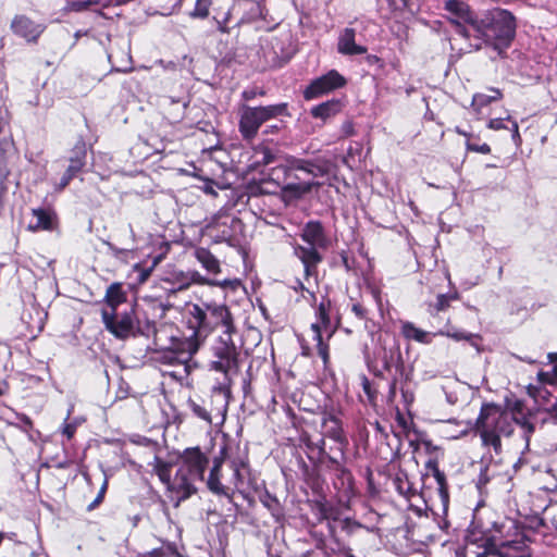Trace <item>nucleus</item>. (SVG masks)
<instances>
[{
	"instance_id": "1",
	"label": "nucleus",
	"mask_w": 557,
	"mask_h": 557,
	"mask_svg": "<svg viewBox=\"0 0 557 557\" xmlns=\"http://www.w3.org/2000/svg\"><path fill=\"white\" fill-rule=\"evenodd\" d=\"M208 465L209 458L198 447L183 451L172 484L176 496L175 506L197 492L196 483L203 481Z\"/></svg>"
},
{
	"instance_id": "2",
	"label": "nucleus",
	"mask_w": 557,
	"mask_h": 557,
	"mask_svg": "<svg viewBox=\"0 0 557 557\" xmlns=\"http://www.w3.org/2000/svg\"><path fill=\"white\" fill-rule=\"evenodd\" d=\"M516 28L515 15L508 10L496 8L482 15L475 23L474 30L486 44L500 52L510 46Z\"/></svg>"
},
{
	"instance_id": "3",
	"label": "nucleus",
	"mask_w": 557,
	"mask_h": 557,
	"mask_svg": "<svg viewBox=\"0 0 557 557\" xmlns=\"http://www.w3.org/2000/svg\"><path fill=\"white\" fill-rule=\"evenodd\" d=\"M484 445L492 446L496 453L502 449V437H509L515 428L512 417L495 405H485L476 422Z\"/></svg>"
},
{
	"instance_id": "4",
	"label": "nucleus",
	"mask_w": 557,
	"mask_h": 557,
	"mask_svg": "<svg viewBox=\"0 0 557 557\" xmlns=\"http://www.w3.org/2000/svg\"><path fill=\"white\" fill-rule=\"evenodd\" d=\"M198 348L199 342L194 336L180 338L172 335L171 343L162 351L160 360L171 366H182V372H176L175 375L183 379L197 367L193 356L197 352Z\"/></svg>"
},
{
	"instance_id": "5",
	"label": "nucleus",
	"mask_w": 557,
	"mask_h": 557,
	"mask_svg": "<svg viewBox=\"0 0 557 557\" xmlns=\"http://www.w3.org/2000/svg\"><path fill=\"white\" fill-rule=\"evenodd\" d=\"M286 103L265 107H244L240 112L239 132L245 139H252L267 121L285 114Z\"/></svg>"
},
{
	"instance_id": "6",
	"label": "nucleus",
	"mask_w": 557,
	"mask_h": 557,
	"mask_svg": "<svg viewBox=\"0 0 557 557\" xmlns=\"http://www.w3.org/2000/svg\"><path fill=\"white\" fill-rule=\"evenodd\" d=\"M346 85V79L337 71L331 70L314 79L305 90V98L311 100Z\"/></svg>"
},
{
	"instance_id": "7",
	"label": "nucleus",
	"mask_w": 557,
	"mask_h": 557,
	"mask_svg": "<svg viewBox=\"0 0 557 557\" xmlns=\"http://www.w3.org/2000/svg\"><path fill=\"white\" fill-rule=\"evenodd\" d=\"M329 302L322 301L318 308V318L319 321L311 325V331L313 333V341L317 342L318 354L322 358L323 362L326 363L329 361V347L323 342V333L327 334V337H331L332 330H330V317H329Z\"/></svg>"
},
{
	"instance_id": "8",
	"label": "nucleus",
	"mask_w": 557,
	"mask_h": 557,
	"mask_svg": "<svg viewBox=\"0 0 557 557\" xmlns=\"http://www.w3.org/2000/svg\"><path fill=\"white\" fill-rule=\"evenodd\" d=\"M103 323L113 335L117 338H126L133 334L134 319L132 312L117 314L116 311L102 310Z\"/></svg>"
},
{
	"instance_id": "9",
	"label": "nucleus",
	"mask_w": 557,
	"mask_h": 557,
	"mask_svg": "<svg viewBox=\"0 0 557 557\" xmlns=\"http://www.w3.org/2000/svg\"><path fill=\"white\" fill-rule=\"evenodd\" d=\"M445 10L449 13V20L458 25L462 23L470 24L473 29L478 18L474 17L469 4L465 0H447Z\"/></svg>"
},
{
	"instance_id": "10",
	"label": "nucleus",
	"mask_w": 557,
	"mask_h": 557,
	"mask_svg": "<svg viewBox=\"0 0 557 557\" xmlns=\"http://www.w3.org/2000/svg\"><path fill=\"white\" fill-rule=\"evenodd\" d=\"M206 307L208 320L211 322V330L221 325L226 334H231L234 331L233 318L225 305L206 302Z\"/></svg>"
},
{
	"instance_id": "11",
	"label": "nucleus",
	"mask_w": 557,
	"mask_h": 557,
	"mask_svg": "<svg viewBox=\"0 0 557 557\" xmlns=\"http://www.w3.org/2000/svg\"><path fill=\"white\" fill-rule=\"evenodd\" d=\"M11 29L27 41H34L41 35L44 27L25 15H17L11 23Z\"/></svg>"
},
{
	"instance_id": "12",
	"label": "nucleus",
	"mask_w": 557,
	"mask_h": 557,
	"mask_svg": "<svg viewBox=\"0 0 557 557\" xmlns=\"http://www.w3.org/2000/svg\"><path fill=\"white\" fill-rule=\"evenodd\" d=\"M536 379L540 385L529 384L527 386V393L530 397L537 401L540 398H544L548 394V392L544 389L542 385H557V363L550 371H539Z\"/></svg>"
},
{
	"instance_id": "13",
	"label": "nucleus",
	"mask_w": 557,
	"mask_h": 557,
	"mask_svg": "<svg viewBox=\"0 0 557 557\" xmlns=\"http://www.w3.org/2000/svg\"><path fill=\"white\" fill-rule=\"evenodd\" d=\"M218 360L212 362V368L216 371L230 374L237 370V354L234 346H225L216 354Z\"/></svg>"
},
{
	"instance_id": "14",
	"label": "nucleus",
	"mask_w": 557,
	"mask_h": 557,
	"mask_svg": "<svg viewBox=\"0 0 557 557\" xmlns=\"http://www.w3.org/2000/svg\"><path fill=\"white\" fill-rule=\"evenodd\" d=\"M55 214L49 209H33L32 220L28 223L27 228L33 232L37 231H51L54 227Z\"/></svg>"
},
{
	"instance_id": "15",
	"label": "nucleus",
	"mask_w": 557,
	"mask_h": 557,
	"mask_svg": "<svg viewBox=\"0 0 557 557\" xmlns=\"http://www.w3.org/2000/svg\"><path fill=\"white\" fill-rule=\"evenodd\" d=\"M301 238L308 245L318 246L319 248H326L329 244L323 226L317 221H310L305 225Z\"/></svg>"
},
{
	"instance_id": "16",
	"label": "nucleus",
	"mask_w": 557,
	"mask_h": 557,
	"mask_svg": "<svg viewBox=\"0 0 557 557\" xmlns=\"http://www.w3.org/2000/svg\"><path fill=\"white\" fill-rule=\"evenodd\" d=\"M355 30L352 28H345L338 38L337 49L342 54H363L367 48L359 46L355 42Z\"/></svg>"
},
{
	"instance_id": "17",
	"label": "nucleus",
	"mask_w": 557,
	"mask_h": 557,
	"mask_svg": "<svg viewBox=\"0 0 557 557\" xmlns=\"http://www.w3.org/2000/svg\"><path fill=\"white\" fill-rule=\"evenodd\" d=\"M318 183L313 181H301L298 183L290 182L287 183L282 188V197L285 201H294L296 199L301 198L306 194L310 193L313 186H317Z\"/></svg>"
},
{
	"instance_id": "18",
	"label": "nucleus",
	"mask_w": 557,
	"mask_h": 557,
	"mask_svg": "<svg viewBox=\"0 0 557 557\" xmlns=\"http://www.w3.org/2000/svg\"><path fill=\"white\" fill-rule=\"evenodd\" d=\"M190 315L195 320L194 332L190 336L197 339L198 334L201 331L210 332L211 331V322L208 320V311L206 307V302L200 305H193L190 309Z\"/></svg>"
},
{
	"instance_id": "19",
	"label": "nucleus",
	"mask_w": 557,
	"mask_h": 557,
	"mask_svg": "<svg viewBox=\"0 0 557 557\" xmlns=\"http://www.w3.org/2000/svg\"><path fill=\"white\" fill-rule=\"evenodd\" d=\"M503 94L497 88H490L488 94L478 92L473 96L471 108L476 115H481L483 108L488 106L492 101L502 99Z\"/></svg>"
},
{
	"instance_id": "20",
	"label": "nucleus",
	"mask_w": 557,
	"mask_h": 557,
	"mask_svg": "<svg viewBox=\"0 0 557 557\" xmlns=\"http://www.w3.org/2000/svg\"><path fill=\"white\" fill-rule=\"evenodd\" d=\"M318 249L319 247L313 245H309V247L297 246L295 248V255L304 263L307 273L322 260Z\"/></svg>"
},
{
	"instance_id": "21",
	"label": "nucleus",
	"mask_w": 557,
	"mask_h": 557,
	"mask_svg": "<svg viewBox=\"0 0 557 557\" xmlns=\"http://www.w3.org/2000/svg\"><path fill=\"white\" fill-rule=\"evenodd\" d=\"M183 286H190L191 284H198V285H211V286H220V287H227L232 284V281L230 280H223V281H216V280H209L202 276L198 271H187L186 276L184 278Z\"/></svg>"
},
{
	"instance_id": "22",
	"label": "nucleus",
	"mask_w": 557,
	"mask_h": 557,
	"mask_svg": "<svg viewBox=\"0 0 557 557\" xmlns=\"http://www.w3.org/2000/svg\"><path fill=\"white\" fill-rule=\"evenodd\" d=\"M126 299L122 285L119 283L111 284L106 294V302L109 311H116V308Z\"/></svg>"
},
{
	"instance_id": "23",
	"label": "nucleus",
	"mask_w": 557,
	"mask_h": 557,
	"mask_svg": "<svg viewBox=\"0 0 557 557\" xmlns=\"http://www.w3.org/2000/svg\"><path fill=\"white\" fill-rule=\"evenodd\" d=\"M195 257L208 272L218 274L221 271L219 260L208 249L197 248Z\"/></svg>"
},
{
	"instance_id": "24",
	"label": "nucleus",
	"mask_w": 557,
	"mask_h": 557,
	"mask_svg": "<svg viewBox=\"0 0 557 557\" xmlns=\"http://www.w3.org/2000/svg\"><path fill=\"white\" fill-rule=\"evenodd\" d=\"M152 467L160 481L166 485L168 491L175 494V490L172 487L173 481H171V465L159 457H154Z\"/></svg>"
},
{
	"instance_id": "25",
	"label": "nucleus",
	"mask_w": 557,
	"mask_h": 557,
	"mask_svg": "<svg viewBox=\"0 0 557 557\" xmlns=\"http://www.w3.org/2000/svg\"><path fill=\"white\" fill-rule=\"evenodd\" d=\"M341 111V102L338 100H331L315 106L311 109L312 116L321 120H326L334 116Z\"/></svg>"
},
{
	"instance_id": "26",
	"label": "nucleus",
	"mask_w": 557,
	"mask_h": 557,
	"mask_svg": "<svg viewBox=\"0 0 557 557\" xmlns=\"http://www.w3.org/2000/svg\"><path fill=\"white\" fill-rule=\"evenodd\" d=\"M401 333L408 339H413L418 343L428 344L430 343L429 333L417 327L411 322H404L401 325Z\"/></svg>"
},
{
	"instance_id": "27",
	"label": "nucleus",
	"mask_w": 557,
	"mask_h": 557,
	"mask_svg": "<svg viewBox=\"0 0 557 557\" xmlns=\"http://www.w3.org/2000/svg\"><path fill=\"white\" fill-rule=\"evenodd\" d=\"M84 166V159L83 158H73L71 159L70 165L66 169L64 175L62 176L59 189H63L67 186L70 181L83 169Z\"/></svg>"
},
{
	"instance_id": "28",
	"label": "nucleus",
	"mask_w": 557,
	"mask_h": 557,
	"mask_svg": "<svg viewBox=\"0 0 557 557\" xmlns=\"http://www.w3.org/2000/svg\"><path fill=\"white\" fill-rule=\"evenodd\" d=\"M208 488L216 495L227 496L226 487L221 483V471L216 470V467H212L210 470L209 478L207 480Z\"/></svg>"
},
{
	"instance_id": "29",
	"label": "nucleus",
	"mask_w": 557,
	"mask_h": 557,
	"mask_svg": "<svg viewBox=\"0 0 557 557\" xmlns=\"http://www.w3.org/2000/svg\"><path fill=\"white\" fill-rule=\"evenodd\" d=\"M11 150V144L8 140L0 141V185L10 174L8 165V152Z\"/></svg>"
},
{
	"instance_id": "30",
	"label": "nucleus",
	"mask_w": 557,
	"mask_h": 557,
	"mask_svg": "<svg viewBox=\"0 0 557 557\" xmlns=\"http://www.w3.org/2000/svg\"><path fill=\"white\" fill-rule=\"evenodd\" d=\"M440 335L447 336L455 341H468L478 351L480 350L478 339L480 338L476 334L467 333L465 331H441Z\"/></svg>"
},
{
	"instance_id": "31",
	"label": "nucleus",
	"mask_w": 557,
	"mask_h": 557,
	"mask_svg": "<svg viewBox=\"0 0 557 557\" xmlns=\"http://www.w3.org/2000/svg\"><path fill=\"white\" fill-rule=\"evenodd\" d=\"M323 426L325 428L326 434L331 438H333L335 441H341L342 440L341 423H339V421L335 417H333V416L324 417V419H323Z\"/></svg>"
},
{
	"instance_id": "32",
	"label": "nucleus",
	"mask_w": 557,
	"mask_h": 557,
	"mask_svg": "<svg viewBox=\"0 0 557 557\" xmlns=\"http://www.w3.org/2000/svg\"><path fill=\"white\" fill-rule=\"evenodd\" d=\"M290 170H299L309 175H312L313 177H318L323 174V171L320 166L305 160H293L290 163Z\"/></svg>"
},
{
	"instance_id": "33",
	"label": "nucleus",
	"mask_w": 557,
	"mask_h": 557,
	"mask_svg": "<svg viewBox=\"0 0 557 557\" xmlns=\"http://www.w3.org/2000/svg\"><path fill=\"white\" fill-rule=\"evenodd\" d=\"M212 5V0H196L195 8L190 12V17L193 18H206L209 15L210 7Z\"/></svg>"
},
{
	"instance_id": "34",
	"label": "nucleus",
	"mask_w": 557,
	"mask_h": 557,
	"mask_svg": "<svg viewBox=\"0 0 557 557\" xmlns=\"http://www.w3.org/2000/svg\"><path fill=\"white\" fill-rule=\"evenodd\" d=\"M70 414L71 411L67 412L66 421L62 426V434L65 435L69 440H71L74 436L78 425L82 423V420L78 418H75L74 420L67 422Z\"/></svg>"
},
{
	"instance_id": "35",
	"label": "nucleus",
	"mask_w": 557,
	"mask_h": 557,
	"mask_svg": "<svg viewBox=\"0 0 557 557\" xmlns=\"http://www.w3.org/2000/svg\"><path fill=\"white\" fill-rule=\"evenodd\" d=\"M246 463L244 461L240 462H232V469L234 471V485L237 490H240V487L244 484V476L242 468H245Z\"/></svg>"
},
{
	"instance_id": "36",
	"label": "nucleus",
	"mask_w": 557,
	"mask_h": 557,
	"mask_svg": "<svg viewBox=\"0 0 557 557\" xmlns=\"http://www.w3.org/2000/svg\"><path fill=\"white\" fill-rule=\"evenodd\" d=\"M255 154H256V157L260 156V158H258L256 160L257 164L267 165V164L273 162V160H274L272 152L268 148H264V147L256 149Z\"/></svg>"
},
{
	"instance_id": "37",
	"label": "nucleus",
	"mask_w": 557,
	"mask_h": 557,
	"mask_svg": "<svg viewBox=\"0 0 557 557\" xmlns=\"http://www.w3.org/2000/svg\"><path fill=\"white\" fill-rule=\"evenodd\" d=\"M455 299H457V294H450V295L441 294L437 296L435 309L437 311H444L449 307L450 301L455 300Z\"/></svg>"
},
{
	"instance_id": "38",
	"label": "nucleus",
	"mask_w": 557,
	"mask_h": 557,
	"mask_svg": "<svg viewBox=\"0 0 557 557\" xmlns=\"http://www.w3.org/2000/svg\"><path fill=\"white\" fill-rule=\"evenodd\" d=\"M428 467L433 470V475L440 486V490L443 491L445 488V475L444 473L437 468L435 461H429Z\"/></svg>"
},
{
	"instance_id": "39",
	"label": "nucleus",
	"mask_w": 557,
	"mask_h": 557,
	"mask_svg": "<svg viewBox=\"0 0 557 557\" xmlns=\"http://www.w3.org/2000/svg\"><path fill=\"white\" fill-rule=\"evenodd\" d=\"M186 272L183 271H175L171 274V277L166 278L168 281H171L174 285H176L178 290H183L188 288L189 286H183V282L185 281Z\"/></svg>"
},
{
	"instance_id": "40",
	"label": "nucleus",
	"mask_w": 557,
	"mask_h": 557,
	"mask_svg": "<svg viewBox=\"0 0 557 557\" xmlns=\"http://www.w3.org/2000/svg\"><path fill=\"white\" fill-rule=\"evenodd\" d=\"M520 429H521V432H522V436L524 438V442H525V449L529 448V442H530V436L531 434L534 432V425L524 420L520 423Z\"/></svg>"
},
{
	"instance_id": "41",
	"label": "nucleus",
	"mask_w": 557,
	"mask_h": 557,
	"mask_svg": "<svg viewBox=\"0 0 557 557\" xmlns=\"http://www.w3.org/2000/svg\"><path fill=\"white\" fill-rule=\"evenodd\" d=\"M190 408L193 410V412L200 419L207 421V422H211V416L210 413L203 408L201 407L200 405L196 404V403H191L190 404Z\"/></svg>"
},
{
	"instance_id": "42",
	"label": "nucleus",
	"mask_w": 557,
	"mask_h": 557,
	"mask_svg": "<svg viewBox=\"0 0 557 557\" xmlns=\"http://www.w3.org/2000/svg\"><path fill=\"white\" fill-rule=\"evenodd\" d=\"M466 148H467V150L483 153V154H487L491 152V147L487 144L476 145V144L470 143V140H467Z\"/></svg>"
},
{
	"instance_id": "43",
	"label": "nucleus",
	"mask_w": 557,
	"mask_h": 557,
	"mask_svg": "<svg viewBox=\"0 0 557 557\" xmlns=\"http://www.w3.org/2000/svg\"><path fill=\"white\" fill-rule=\"evenodd\" d=\"M506 121L511 123V127H510L511 138L515 141V144L519 145L521 143V136L519 133V125H518L517 121L512 120L511 116H509V115L506 117Z\"/></svg>"
},
{
	"instance_id": "44",
	"label": "nucleus",
	"mask_w": 557,
	"mask_h": 557,
	"mask_svg": "<svg viewBox=\"0 0 557 557\" xmlns=\"http://www.w3.org/2000/svg\"><path fill=\"white\" fill-rule=\"evenodd\" d=\"M487 127L493 131L507 129L504 119H492L487 123Z\"/></svg>"
},
{
	"instance_id": "45",
	"label": "nucleus",
	"mask_w": 557,
	"mask_h": 557,
	"mask_svg": "<svg viewBox=\"0 0 557 557\" xmlns=\"http://www.w3.org/2000/svg\"><path fill=\"white\" fill-rule=\"evenodd\" d=\"M17 420H18L21 429H23L24 431L27 432L33 428V422L27 416L18 414Z\"/></svg>"
},
{
	"instance_id": "46",
	"label": "nucleus",
	"mask_w": 557,
	"mask_h": 557,
	"mask_svg": "<svg viewBox=\"0 0 557 557\" xmlns=\"http://www.w3.org/2000/svg\"><path fill=\"white\" fill-rule=\"evenodd\" d=\"M228 17H230V13L228 12L226 13V15H225V17L223 20H219L216 16L213 17L214 22L218 25V29L221 33H227L228 32V28H227Z\"/></svg>"
},
{
	"instance_id": "47",
	"label": "nucleus",
	"mask_w": 557,
	"mask_h": 557,
	"mask_svg": "<svg viewBox=\"0 0 557 557\" xmlns=\"http://www.w3.org/2000/svg\"><path fill=\"white\" fill-rule=\"evenodd\" d=\"M261 503L269 509H272L273 505L277 504V500L275 497H272L269 493H267L265 496L261 498Z\"/></svg>"
},
{
	"instance_id": "48",
	"label": "nucleus",
	"mask_w": 557,
	"mask_h": 557,
	"mask_svg": "<svg viewBox=\"0 0 557 557\" xmlns=\"http://www.w3.org/2000/svg\"><path fill=\"white\" fill-rule=\"evenodd\" d=\"M522 543L521 542H518V541H507V542H503L500 544V548L504 549V548H515V549H519L521 547Z\"/></svg>"
},
{
	"instance_id": "49",
	"label": "nucleus",
	"mask_w": 557,
	"mask_h": 557,
	"mask_svg": "<svg viewBox=\"0 0 557 557\" xmlns=\"http://www.w3.org/2000/svg\"><path fill=\"white\" fill-rule=\"evenodd\" d=\"M107 484L104 483L101 487L99 494L97 495V498L94 500V503L89 506L90 508H94L96 505L102 502L104 492H106Z\"/></svg>"
},
{
	"instance_id": "50",
	"label": "nucleus",
	"mask_w": 557,
	"mask_h": 557,
	"mask_svg": "<svg viewBox=\"0 0 557 557\" xmlns=\"http://www.w3.org/2000/svg\"><path fill=\"white\" fill-rule=\"evenodd\" d=\"M97 3H98V0H85V1L78 2L76 5H77L78 10H84V9H87L89 5L97 4Z\"/></svg>"
},
{
	"instance_id": "51",
	"label": "nucleus",
	"mask_w": 557,
	"mask_h": 557,
	"mask_svg": "<svg viewBox=\"0 0 557 557\" xmlns=\"http://www.w3.org/2000/svg\"><path fill=\"white\" fill-rule=\"evenodd\" d=\"M154 265H156V264H153V265H152L151 268H149V269H141V272H140V275H139V281H140L141 283H143V282H145V281L149 277V275H150V273H151V271H152V268H153Z\"/></svg>"
},
{
	"instance_id": "52",
	"label": "nucleus",
	"mask_w": 557,
	"mask_h": 557,
	"mask_svg": "<svg viewBox=\"0 0 557 557\" xmlns=\"http://www.w3.org/2000/svg\"><path fill=\"white\" fill-rule=\"evenodd\" d=\"M223 460H224V457H223V456L214 458V460H213V467H216V470H218V471H221Z\"/></svg>"
},
{
	"instance_id": "53",
	"label": "nucleus",
	"mask_w": 557,
	"mask_h": 557,
	"mask_svg": "<svg viewBox=\"0 0 557 557\" xmlns=\"http://www.w3.org/2000/svg\"><path fill=\"white\" fill-rule=\"evenodd\" d=\"M7 121H5V113L4 111L0 108V133L2 132L4 125H5Z\"/></svg>"
},
{
	"instance_id": "54",
	"label": "nucleus",
	"mask_w": 557,
	"mask_h": 557,
	"mask_svg": "<svg viewBox=\"0 0 557 557\" xmlns=\"http://www.w3.org/2000/svg\"><path fill=\"white\" fill-rule=\"evenodd\" d=\"M552 418L557 423V399L556 403L553 405L552 409L549 410Z\"/></svg>"
},
{
	"instance_id": "55",
	"label": "nucleus",
	"mask_w": 557,
	"mask_h": 557,
	"mask_svg": "<svg viewBox=\"0 0 557 557\" xmlns=\"http://www.w3.org/2000/svg\"><path fill=\"white\" fill-rule=\"evenodd\" d=\"M547 359L550 363H557V352H549Z\"/></svg>"
},
{
	"instance_id": "56",
	"label": "nucleus",
	"mask_w": 557,
	"mask_h": 557,
	"mask_svg": "<svg viewBox=\"0 0 557 557\" xmlns=\"http://www.w3.org/2000/svg\"><path fill=\"white\" fill-rule=\"evenodd\" d=\"M456 132L459 134V135H462L467 138V140H469L470 138V134H468L467 132L462 131L461 128L457 127L456 128Z\"/></svg>"
},
{
	"instance_id": "57",
	"label": "nucleus",
	"mask_w": 557,
	"mask_h": 557,
	"mask_svg": "<svg viewBox=\"0 0 557 557\" xmlns=\"http://www.w3.org/2000/svg\"><path fill=\"white\" fill-rule=\"evenodd\" d=\"M352 310L356 312L357 315L362 317V310L359 306L355 305L352 307Z\"/></svg>"
},
{
	"instance_id": "58",
	"label": "nucleus",
	"mask_w": 557,
	"mask_h": 557,
	"mask_svg": "<svg viewBox=\"0 0 557 557\" xmlns=\"http://www.w3.org/2000/svg\"><path fill=\"white\" fill-rule=\"evenodd\" d=\"M243 96L245 97V99H251L253 97V95L248 91H244Z\"/></svg>"
},
{
	"instance_id": "59",
	"label": "nucleus",
	"mask_w": 557,
	"mask_h": 557,
	"mask_svg": "<svg viewBox=\"0 0 557 557\" xmlns=\"http://www.w3.org/2000/svg\"><path fill=\"white\" fill-rule=\"evenodd\" d=\"M160 330H174V327H173V326H171V325H169V326H163V327H161Z\"/></svg>"
},
{
	"instance_id": "60",
	"label": "nucleus",
	"mask_w": 557,
	"mask_h": 557,
	"mask_svg": "<svg viewBox=\"0 0 557 557\" xmlns=\"http://www.w3.org/2000/svg\"><path fill=\"white\" fill-rule=\"evenodd\" d=\"M3 539H4V534L2 532H0V544L2 543Z\"/></svg>"
},
{
	"instance_id": "61",
	"label": "nucleus",
	"mask_w": 557,
	"mask_h": 557,
	"mask_svg": "<svg viewBox=\"0 0 557 557\" xmlns=\"http://www.w3.org/2000/svg\"><path fill=\"white\" fill-rule=\"evenodd\" d=\"M346 557H355L352 554H350L349 552H347L346 554Z\"/></svg>"
},
{
	"instance_id": "62",
	"label": "nucleus",
	"mask_w": 557,
	"mask_h": 557,
	"mask_svg": "<svg viewBox=\"0 0 557 557\" xmlns=\"http://www.w3.org/2000/svg\"><path fill=\"white\" fill-rule=\"evenodd\" d=\"M160 333H161L160 331H159V332H157V338H158V339H160Z\"/></svg>"
}]
</instances>
